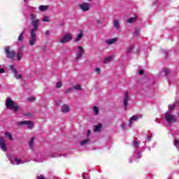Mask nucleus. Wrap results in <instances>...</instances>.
<instances>
[{
  "label": "nucleus",
  "instance_id": "obj_13",
  "mask_svg": "<svg viewBox=\"0 0 179 179\" xmlns=\"http://www.w3.org/2000/svg\"><path fill=\"white\" fill-rule=\"evenodd\" d=\"M129 101V94L128 92L124 93V110H127L128 107V101Z\"/></svg>",
  "mask_w": 179,
  "mask_h": 179
},
{
  "label": "nucleus",
  "instance_id": "obj_34",
  "mask_svg": "<svg viewBox=\"0 0 179 179\" xmlns=\"http://www.w3.org/2000/svg\"><path fill=\"white\" fill-rule=\"evenodd\" d=\"M170 107V111H173V110H174L176 108V105L173 104V105H169Z\"/></svg>",
  "mask_w": 179,
  "mask_h": 179
},
{
  "label": "nucleus",
  "instance_id": "obj_6",
  "mask_svg": "<svg viewBox=\"0 0 179 179\" xmlns=\"http://www.w3.org/2000/svg\"><path fill=\"white\" fill-rule=\"evenodd\" d=\"M78 51L77 52V56L76 57V61L80 59L83 55H85V49L82 46L77 47Z\"/></svg>",
  "mask_w": 179,
  "mask_h": 179
},
{
  "label": "nucleus",
  "instance_id": "obj_27",
  "mask_svg": "<svg viewBox=\"0 0 179 179\" xmlns=\"http://www.w3.org/2000/svg\"><path fill=\"white\" fill-rule=\"evenodd\" d=\"M15 162H16L17 164H23V162L22 161V159L17 158V157H15L14 159Z\"/></svg>",
  "mask_w": 179,
  "mask_h": 179
},
{
  "label": "nucleus",
  "instance_id": "obj_15",
  "mask_svg": "<svg viewBox=\"0 0 179 179\" xmlns=\"http://www.w3.org/2000/svg\"><path fill=\"white\" fill-rule=\"evenodd\" d=\"M69 106H68L67 104H64L62 106V113H69Z\"/></svg>",
  "mask_w": 179,
  "mask_h": 179
},
{
  "label": "nucleus",
  "instance_id": "obj_51",
  "mask_svg": "<svg viewBox=\"0 0 179 179\" xmlns=\"http://www.w3.org/2000/svg\"><path fill=\"white\" fill-rule=\"evenodd\" d=\"M139 156H141V152L139 153Z\"/></svg>",
  "mask_w": 179,
  "mask_h": 179
},
{
  "label": "nucleus",
  "instance_id": "obj_8",
  "mask_svg": "<svg viewBox=\"0 0 179 179\" xmlns=\"http://www.w3.org/2000/svg\"><path fill=\"white\" fill-rule=\"evenodd\" d=\"M36 16L37 15L34 14H31V20H32L31 24L33 26V27H34V23H36L37 26V29H38V25H39L38 23H40V20L36 18Z\"/></svg>",
  "mask_w": 179,
  "mask_h": 179
},
{
  "label": "nucleus",
  "instance_id": "obj_44",
  "mask_svg": "<svg viewBox=\"0 0 179 179\" xmlns=\"http://www.w3.org/2000/svg\"><path fill=\"white\" fill-rule=\"evenodd\" d=\"M174 143H175V145H179L178 139H175Z\"/></svg>",
  "mask_w": 179,
  "mask_h": 179
},
{
  "label": "nucleus",
  "instance_id": "obj_31",
  "mask_svg": "<svg viewBox=\"0 0 179 179\" xmlns=\"http://www.w3.org/2000/svg\"><path fill=\"white\" fill-rule=\"evenodd\" d=\"M163 72L164 73V76H169V71L168 69H164V71Z\"/></svg>",
  "mask_w": 179,
  "mask_h": 179
},
{
  "label": "nucleus",
  "instance_id": "obj_36",
  "mask_svg": "<svg viewBox=\"0 0 179 179\" xmlns=\"http://www.w3.org/2000/svg\"><path fill=\"white\" fill-rule=\"evenodd\" d=\"M62 86V83H61V82H59L56 84V87H57V89H59V87H61Z\"/></svg>",
  "mask_w": 179,
  "mask_h": 179
},
{
  "label": "nucleus",
  "instance_id": "obj_10",
  "mask_svg": "<svg viewBox=\"0 0 179 179\" xmlns=\"http://www.w3.org/2000/svg\"><path fill=\"white\" fill-rule=\"evenodd\" d=\"M9 68L13 71L14 76L16 79H22V75L17 74V71L16 70V69H15V66L13 65H10Z\"/></svg>",
  "mask_w": 179,
  "mask_h": 179
},
{
  "label": "nucleus",
  "instance_id": "obj_37",
  "mask_svg": "<svg viewBox=\"0 0 179 179\" xmlns=\"http://www.w3.org/2000/svg\"><path fill=\"white\" fill-rule=\"evenodd\" d=\"M125 127H126L125 123L122 122L121 124V128H122V129H123V131H125Z\"/></svg>",
  "mask_w": 179,
  "mask_h": 179
},
{
  "label": "nucleus",
  "instance_id": "obj_3",
  "mask_svg": "<svg viewBox=\"0 0 179 179\" xmlns=\"http://www.w3.org/2000/svg\"><path fill=\"white\" fill-rule=\"evenodd\" d=\"M165 120L168 122V124H171V122H177V117H176V115L171 114L170 111L165 113Z\"/></svg>",
  "mask_w": 179,
  "mask_h": 179
},
{
  "label": "nucleus",
  "instance_id": "obj_43",
  "mask_svg": "<svg viewBox=\"0 0 179 179\" xmlns=\"http://www.w3.org/2000/svg\"><path fill=\"white\" fill-rule=\"evenodd\" d=\"M138 34H139V29H136L134 32V36H138Z\"/></svg>",
  "mask_w": 179,
  "mask_h": 179
},
{
  "label": "nucleus",
  "instance_id": "obj_25",
  "mask_svg": "<svg viewBox=\"0 0 179 179\" xmlns=\"http://www.w3.org/2000/svg\"><path fill=\"white\" fill-rule=\"evenodd\" d=\"M89 142H90V139L87 138V139L81 141V145L83 146V145H87V143H89Z\"/></svg>",
  "mask_w": 179,
  "mask_h": 179
},
{
  "label": "nucleus",
  "instance_id": "obj_11",
  "mask_svg": "<svg viewBox=\"0 0 179 179\" xmlns=\"http://www.w3.org/2000/svg\"><path fill=\"white\" fill-rule=\"evenodd\" d=\"M79 8H80L83 12H87V10H90V4H89V3L85 2L82 4H80Z\"/></svg>",
  "mask_w": 179,
  "mask_h": 179
},
{
  "label": "nucleus",
  "instance_id": "obj_45",
  "mask_svg": "<svg viewBox=\"0 0 179 179\" xmlns=\"http://www.w3.org/2000/svg\"><path fill=\"white\" fill-rule=\"evenodd\" d=\"M0 73H5V69H0Z\"/></svg>",
  "mask_w": 179,
  "mask_h": 179
},
{
  "label": "nucleus",
  "instance_id": "obj_48",
  "mask_svg": "<svg viewBox=\"0 0 179 179\" xmlns=\"http://www.w3.org/2000/svg\"><path fill=\"white\" fill-rule=\"evenodd\" d=\"M38 179H44V176H38Z\"/></svg>",
  "mask_w": 179,
  "mask_h": 179
},
{
  "label": "nucleus",
  "instance_id": "obj_23",
  "mask_svg": "<svg viewBox=\"0 0 179 179\" xmlns=\"http://www.w3.org/2000/svg\"><path fill=\"white\" fill-rule=\"evenodd\" d=\"M47 9H48V6H39V10H41V12H44V10H47Z\"/></svg>",
  "mask_w": 179,
  "mask_h": 179
},
{
  "label": "nucleus",
  "instance_id": "obj_9",
  "mask_svg": "<svg viewBox=\"0 0 179 179\" xmlns=\"http://www.w3.org/2000/svg\"><path fill=\"white\" fill-rule=\"evenodd\" d=\"M24 46H21L17 50V61H20L22 59V57H23Z\"/></svg>",
  "mask_w": 179,
  "mask_h": 179
},
{
  "label": "nucleus",
  "instance_id": "obj_19",
  "mask_svg": "<svg viewBox=\"0 0 179 179\" xmlns=\"http://www.w3.org/2000/svg\"><path fill=\"white\" fill-rule=\"evenodd\" d=\"M26 31V29H24L20 34L18 36V41H23V39L24 38V33Z\"/></svg>",
  "mask_w": 179,
  "mask_h": 179
},
{
  "label": "nucleus",
  "instance_id": "obj_38",
  "mask_svg": "<svg viewBox=\"0 0 179 179\" xmlns=\"http://www.w3.org/2000/svg\"><path fill=\"white\" fill-rule=\"evenodd\" d=\"M101 71V69H100V68H96V69H95V72H96V73H100V72Z\"/></svg>",
  "mask_w": 179,
  "mask_h": 179
},
{
  "label": "nucleus",
  "instance_id": "obj_41",
  "mask_svg": "<svg viewBox=\"0 0 179 179\" xmlns=\"http://www.w3.org/2000/svg\"><path fill=\"white\" fill-rule=\"evenodd\" d=\"M45 37L50 36V30H47V31L45 32Z\"/></svg>",
  "mask_w": 179,
  "mask_h": 179
},
{
  "label": "nucleus",
  "instance_id": "obj_5",
  "mask_svg": "<svg viewBox=\"0 0 179 179\" xmlns=\"http://www.w3.org/2000/svg\"><path fill=\"white\" fill-rule=\"evenodd\" d=\"M72 34L70 33H67L62 37V38L60 39V43H62V44H65V43H69V41H72Z\"/></svg>",
  "mask_w": 179,
  "mask_h": 179
},
{
  "label": "nucleus",
  "instance_id": "obj_7",
  "mask_svg": "<svg viewBox=\"0 0 179 179\" xmlns=\"http://www.w3.org/2000/svg\"><path fill=\"white\" fill-rule=\"evenodd\" d=\"M17 125H27L29 129H33V127H34V124L30 120L18 122Z\"/></svg>",
  "mask_w": 179,
  "mask_h": 179
},
{
  "label": "nucleus",
  "instance_id": "obj_47",
  "mask_svg": "<svg viewBox=\"0 0 179 179\" xmlns=\"http://www.w3.org/2000/svg\"><path fill=\"white\" fill-rule=\"evenodd\" d=\"M31 115V113H27V114H25V116H26V117H30Z\"/></svg>",
  "mask_w": 179,
  "mask_h": 179
},
{
  "label": "nucleus",
  "instance_id": "obj_30",
  "mask_svg": "<svg viewBox=\"0 0 179 179\" xmlns=\"http://www.w3.org/2000/svg\"><path fill=\"white\" fill-rule=\"evenodd\" d=\"M71 92H73V87H70L69 89H67L65 91L66 94H68L69 93H71Z\"/></svg>",
  "mask_w": 179,
  "mask_h": 179
},
{
  "label": "nucleus",
  "instance_id": "obj_24",
  "mask_svg": "<svg viewBox=\"0 0 179 179\" xmlns=\"http://www.w3.org/2000/svg\"><path fill=\"white\" fill-rule=\"evenodd\" d=\"M135 22H136V17L129 18V20H127V23H135Z\"/></svg>",
  "mask_w": 179,
  "mask_h": 179
},
{
  "label": "nucleus",
  "instance_id": "obj_4",
  "mask_svg": "<svg viewBox=\"0 0 179 179\" xmlns=\"http://www.w3.org/2000/svg\"><path fill=\"white\" fill-rule=\"evenodd\" d=\"M5 53L6 55L7 58L13 60L15 59V55H16V51L10 50V46L6 47Z\"/></svg>",
  "mask_w": 179,
  "mask_h": 179
},
{
  "label": "nucleus",
  "instance_id": "obj_33",
  "mask_svg": "<svg viewBox=\"0 0 179 179\" xmlns=\"http://www.w3.org/2000/svg\"><path fill=\"white\" fill-rule=\"evenodd\" d=\"M130 119H131L132 121H138V116L133 115Z\"/></svg>",
  "mask_w": 179,
  "mask_h": 179
},
{
  "label": "nucleus",
  "instance_id": "obj_40",
  "mask_svg": "<svg viewBox=\"0 0 179 179\" xmlns=\"http://www.w3.org/2000/svg\"><path fill=\"white\" fill-rule=\"evenodd\" d=\"M90 134H92V131L87 130V138H89V136H90Z\"/></svg>",
  "mask_w": 179,
  "mask_h": 179
},
{
  "label": "nucleus",
  "instance_id": "obj_28",
  "mask_svg": "<svg viewBox=\"0 0 179 179\" xmlns=\"http://www.w3.org/2000/svg\"><path fill=\"white\" fill-rule=\"evenodd\" d=\"M93 110L94 111L95 115H99V108L97 106H94Z\"/></svg>",
  "mask_w": 179,
  "mask_h": 179
},
{
  "label": "nucleus",
  "instance_id": "obj_52",
  "mask_svg": "<svg viewBox=\"0 0 179 179\" xmlns=\"http://www.w3.org/2000/svg\"><path fill=\"white\" fill-rule=\"evenodd\" d=\"M88 1H91L92 0H88Z\"/></svg>",
  "mask_w": 179,
  "mask_h": 179
},
{
  "label": "nucleus",
  "instance_id": "obj_16",
  "mask_svg": "<svg viewBox=\"0 0 179 179\" xmlns=\"http://www.w3.org/2000/svg\"><path fill=\"white\" fill-rule=\"evenodd\" d=\"M94 127V132H100L101 131V129L103 128V125L101 124V123H99L98 125Z\"/></svg>",
  "mask_w": 179,
  "mask_h": 179
},
{
  "label": "nucleus",
  "instance_id": "obj_18",
  "mask_svg": "<svg viewBox=\"0 0 179 179\" xmlns=\"http://www.w3.org/2000/svg\"><path fill=\"white\" fill-rule=\"evenodd\" d=\"M117 38L106 39V43L108 44V45H110L111 44H114L117 41Z\"/></svg>",
  "mask_w": 179,
  "mask_h": 179
},
{
  "label": "nucleus",
  "instance_id": "obj_21",
  "mask_svg": "<svg viewBox=\"0 0 179 179\" xmlns=\"http://www.w3.org/2000/svg\"><path fill=\"white\" fill-rule=\"evenodd\" d=\"M132 51H134V45L128 46L126 49L127 54H130V52H132Z\"/></svg>",
  "mask_w": 179,
  "mask_h": 179
},
{
  "label": "nucleus",
  "instance_id": "obj_14",
  "mask_svg": "<svg viewBox=\"0 0 179 179\" xmlns=\"http://www.w3.org/2000/svg\"><path fill=\"white\" fill-rule=\"evenodd\" d=\"M83 38V30H81L76 38L74 39L75 43H79Z\"/></svg>",
  "mask_w": 179,
  "mask_h": 179
},
{
  "label": "nucleus",
  "instance_id": "obj_42",
  "mask_svg": "<svg viewBox=\"0 0 179 179\" xmlns=\"http://www.w3.org/2000/svg\"><path fill=\"white\" fill-rule=\"evenodd\" d=\"M133 122H134L132 121V120L130 119L129 121V127H132Z\"/></svg>",
  "mask_w": 179,
  "mask_h": 179
},
{
  "label": "nucleus",
  "instance_id": "obj_29",
  "mask_svg": "<svg viewBox=\"0 0 179 179\" xmlns=\"http://www.w3.org/2000/svg\"><path fill=\"white\" fill-rule=\"evenodd\" d=\"M113 24L115 27H117V28L120 27V22H118V20H115L113 22Z\"/></svg>",
  "mask_w": 179,
  "mask_h": 179
},
{
  "label": "nucleus",
  "instance_id": "obj_2",
  "mask_svg": "<svg viewBox=\"0 0 179 179\" xmlns=\"http://www.w3.org/2000/svg\"><path fill=\"white\" fill-rule=\"evenodd\" d=\"M6 107L10 110H13L15 113L19 111V106L10 97L6 99Z\"/></svg>",
  "mask_w": 179,
  "mask_h": 179
},
{
  "label": "nucleus",
  "instance_id": "obj_49",
  "mask_svg": "<svg viewBox=\"0 0 179 179\" xmlns=\"http://www.w3.org/2000/svg\"><path fill=\"white\" fill-rule=\"evenodd\" d=\"M96 22L98 24H99V23H101V21L100 20H96Z\"/></svg>",
  "mask_w": 179,
  "mask_h": 179
},
{
  "label": "nucleus",
  "instance_id": "obj_20",
  "mask_svg": "<svg viewBox=\"0 0 179 179\" xmlns=\"http://www.w3.org/2000/svg\"><path fill=\"white\" fill-rule=\"evenodd\" d=\"M5 136L7 138V139H9L10 141H13V136H12V134L9 131H6Z\"/></svg>",
  "mask_w": 179,
  "mask_h": 179
},
{
  "label": "nucleus",
  "instance_id": "obj_26",
  "mask_svg": "<svg viewBox=\"0 0 179 179\" xmlns=\"http://www.w3.org/2000/svg\"><path fill=\"white\" fill-rule=\"evenodd\" d=\"M73 90H82V87L80 85H74L73 87Z\"/></svg>",
  "mask_w": 179,
  "mask_h": 179
},
{
  "label": "nucleus",
  "instance_id": "obj_32",
  "mask_svg": "<svg viewBox=\"0 0 179 179\" xmlns=\"http://www.w3.org/2000/svg\"><path fill=\"white\" fill-rule=\"evenodd\" d=\"M133 144H134V148H138V146H139V142H138L136 141H134Z\"/></svg>",
  "mask_w": 179,
  "mask_h": 179
},
{
  "label": "nucleus",
  "instance_id": "obj_39",
  "mask_svg": "<svg viewBox=\"0 0 179 179\" xmlns=\"http://www.w3.org/2000/svg\"><path fill=\"white\" fill-rule=\"evenodd\" d=\"M34 100H36V97L28 98V101H34Z\"/></svg>",
  "mask_w": 179,
  "mask_h": 179
},
{
  "label": "nucleus",
  "instance_id": "obj_17",
  "mask_svg": "<svg viewBox=\"0 0 179 179\" xmlns=\"http://www.w3.org/2000/svg\"><path fill=\"white\" fill-rule=\"evenodd\" d=\"M34 141H36L35 137H32L29 141V149H31V150H33V149H34Z\"/></svg>",
  "mask_w": 179,
  "mask_h": 179
},
{
  "label": "nucleus",
  "instance_id": "obj_50",
  "mask_svg": "<svg viewBox=\"0 0 179 179\" xmlns=\"http://www.w3.org/2000/svg\"><path fill=\"white\" fill-rule=\"evenodd\" d=\"M148 138L149 139V141H150V137H148Z\"/></svg>",
  "mask_w": 179,
  "mask_h": 179
},
{
  "label": "nucleus",
  "instance_id": "obj_1",
  "mask_svg": "<svg viewBox=\"0 0 179 179\" xmlns=\"http://www.w3.org/2000/svg\"><path fill=\"white\" fill-rule=\"evenodd\" d=\"M38 30V29H37V24L34 23V28L31 29V36L29 41V45H36V41H37V35L36 34V31H37Z\"/></svg>",
  "mask_w": 179,
  "mask_h": 179
},
{
  "label": "nucleus",
  "instance_id": "obj_12",
  "mask_svg": "<svg viewBox=\"0 0 179 179\" xmlns=\"http://www.w3.org/2000/svg\"><path fill=\"white\" fill-rule=\"evenodd\" d=\"M0 148L3 152L8 151V148L5 143V139H3L2 137H0Z\"/></svg>",
  "mask_w": 179,
  "mask_h": 179
},
{
  "label": "nucleus",
  "instance_id": "obj_35",
  "mask_svg": "<svg viewBox=\"0 0 179 179\" xmlns=\"http://www.w3.org/2000/svg\"><path fill=\"white\" fill-rule=\"evenodd\" d=\"M43 22H50V20H48V16H45L43 20Z\"/></svg>",
  "mask_w": 179,
  "mask_h": 179
},
{
  "label": "nucleus",
  "instance_id": "obj_46",
  "mask_svg": "<svg viewBox=\"0 0 179 179\" xmlns=\"http://www.w3.org/2000/svg\"><path fill=\"white\" fill-rule=\"evenodd\" d=\"M144 72H145V71H144L143 70H140L139 72H138V73H139L140 75H143Z\"/></svg>",
  "mask_w": 179,
  "mask_h": 179
},
{
  "label": "nucleus",
  "instance_id": "obj_22",
  "mask_svg": "<svg viewBox=\"0 0 179 179\" xmlns=\"http://www.w3.org/2000/svg\"><path fill=\"white\" fill-rule=\"evenodd\" d=\"M112 60H113V56H110L108 57H106L103 60V64H108V62H111Z\"/></svg>",
  "mask_w": 179,
  "mask_h": 179
}]
</instances>
